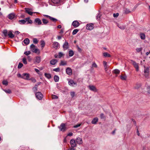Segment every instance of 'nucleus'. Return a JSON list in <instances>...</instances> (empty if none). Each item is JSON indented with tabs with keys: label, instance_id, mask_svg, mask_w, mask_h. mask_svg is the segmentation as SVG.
Returning <instances> with one entry per match:
<instances>
[{
	"label": "nucleus",
	"instance_id": "1",
	"mask_svg": "<svg viewBox=\"0 0 150 150\" xmlns=\"http://www.w3.org/2000/svg\"><path fill=\"white\" fill-rule=\"evenodd\" d=\"M26 22H27V24H32L33 23L32 21L29 18H27L24 20H21L19 21L20 24H25Z\"/></svg>",
	"mask_w": 150,
	"mask_h": 150
},
{
	"label": "nucleus",
	"instance_id": "2",
	"mask_svg": "<svg viewBox=\"0 0 150 150\" xmlns=\"http://www.w3.org/2000/svg\"><path fill=\"white\" fill-rule=\"evenodd\" d=\"M30 49L31 51L33 52L38 53H40V51L39 50L36 48L35 46L33 44H32L30 46Z\"/></svg>",
	"mask_w": 150,
	"mask_h": 150
},
{
	"label": "nucleus",
	"instance_id": "3",
	"mask_svg": "<svg viewBox=\"0 0 150 150\" xmlns=\"http://www.w3.org/2000/svg\"><path fill=\"white\" fill-rule=\"evenodd\" d=\"M58 128L61 131H64L66 130L65 125L64 123H62L60 126L58 127Z\"/></svg>",
	"mask_w": 150,
	"mask_h": 150
},
{
	"label": "nucleus",
	"instance_id": "4",
	"mask_svg": "<svg viewBox=\"0 0 150 150\" xmlns=\"http://www.w3.org/2000/svg\"><path fill=\"white\" fill-rule=\"evenodd\" d=\"M35 95L36 98L39 100H41L42 98L43 95L40 92L36 93Z\"/></svg>",
	"mask_w": 150,
	"mask_h": 150
},
{
	"label": "nucleus",
	"instance_id": "5",
	"mask_svg": "<svg viewBox=\"0 0 150 150\" xmlns=\"http://www.w3.org/2000/svg\"><path fill=\"white\" fill-rule=\"evenodd\" d=\"M94 28L93 25L92 23L87 24L86 25V29L89 30H92Z\"/></svg>",
	"mask_w": 150,
	"mask_h": 150
},
{
	"label": "nucleus",
	"instance_id": "6",
	"mask_svg": "<svg viewBox=\"0 0 150 150\" xmlns=\"http://www.w3.org/2000/svg\"><path fill=\"white\" fill-rule=\"evenodd\" d=\"M70 144L72 148H74L76 146V144L75 140L72 139L70 141Z\"/></svg>",
	"mask_w": 150,
	"mask_h": 150
},
{
	"label": "nucleus",
	"instance_id": "7",
	"mask_svg": "<svg viewBox=\"0 0 150 150\" xmlns=\"http://www.w3.org/2000/svg\"><path fill=\"white\" fill-rule=\"evenodd\" d=\"M69 47L68 43L65 40L64 43L63 45V47L64 50H67Z\"/></svg>",
	"mask_w": 150,
	"mask_h": 150
},
{
	"label": "nucleus",
	"instance_id": "8",
	"mask_svg": "<svg viewBox=\"0 0 150 150\" xmlns=\"http://www.w3.org/2000/svg\"><path fill=\"white\" fill-rule=\"evenodd\" d=\"M144 73H145V77H147L148 76L149 73V68L147 67L146 68L145 67L144 69Z\"/></svg>",
	"mask_w": 150,
	"mask_h": 150
},
{
	"label": "nucleus",
	"instance_id": "9",
	"mask_svg": "<svg viewBox=\"0 0 150 150\" xmlns=\"http://www.w3.org/2000/svg\"><path fill=\"white\" fill-rule=\"evenodd\" d=\"M72 24L74 27L76 28L79 25V23L77 21H75L72 22Z\"/></svg>",
	"mask_w": 150,
	"mask_h": 150
},
{
	"label": "nucleus",
	"instance_id": "10",
	"mask_svg": "<svg viewBox=\"0 0 150 150\" xmlns=\"http://www.w3.org/2000/svg\"><path fill=\"white\" fill-rule=\"evenodd\" d=\"M132 64L134 67L136 68V71H138L139 70L138 64L136 62L134 61H132Z\"/></svg>",
	"mask_w": 150,
	"mask_h": 150
},
{
	"label": "nucleus",
	"instance_id": "11",
	"mask_svg": "<svg viewBox=\"0 0 150 150\" xmlns=\"http://www.w3.org/2000/svg\"><path fill=\"white\" fill-rule=\"evenodd\" d=\"M23 79L26 80H29V74L28 73L23 74Z\"/></svg>",
	"mask_w": 150,
	"mask_h": 150
},
{
	"label": "nucleus",
	"instance_id": "12",
	"mask_svg": "<svg viewBox=\"0 0 150 150\" xmlns=\"http://www.w3.org/2000/svg\"><path fill=\"white\" fill-rule=\"evenodd\" d=\"M66 72L69 75H70L72 74V70L70 67H68L66 69Z\"/></svg>",
	"mask_w": 150,
	"mask_h": 150
},
{
	"label": "nucleus",
	"instance_id": "13",
	"mask_svg": "<svg viewBox=\"0 0 150 150\" xmlns=\"http://www.w3.org/2000/svg\"><path fill=\"white\" fill-rule=\"evenodd\" d=\"M53 47L55 49H57L59 46V43L56 42H54L52 44Z\"/></svg>",
	"mask_w": 150,
	"mask_h": 150
},
{
	"label": "nucleus",
	"instance_id": "14",
	"mask_svg": "<svg viewBox=\"0 0 150 150\" xmlns=\"http://www.w3.org/2000/svg\"><path fill=\"white\" fill-rule=\"evenodd\" d=\"M89 89L91 91L94 92L97 91V89L95 86H93L89 85L88 86Z\"/></svg>",
	"mask_w": 150,
	"mask_h": 150
},
{
	"label": "nucleus",
	"instance_id": "15",
	"mask_svg": "<svg viewBox=\"0 0 150 150\" xmlns=\"http://www.w3.org/2000/svg\"><path fill=\"white\" fill-rule=\"evenodd\" d=\"M76 141L77 143L79 144H81L82 143V139L80 137L77 138L76 139Z\"/></svg>",
	"mask_w": 150,
	"mask_h": 150
},
{
	"label": "nucleus",
	"instance_id": "16",
	"mask_svg": "<svg viewBox=\"0 0 150 150\" xmlns=\"http://www.w3.org/2000/svg\"><path fill=\"white\" fill-rule=\"evenodd\" d=\"M54 5H58L59 3L60 0H51Z\"/></svg>",
	"mask_w": 150,
	"mask_h": 150
},
{
	"label": "nucleus",
	"instance_id": "17",
	"mask_svg": "<svg viewBox=\"0 0 150 150\" xmlns=\"http://www.w3.org/2000/svg\"><path fill=\"white\" fill-rule=\"evenodd\" d=\"M41 61V58L40 57H36L35 58V61L34 63H39Z\"/></svg>",
	"mask_w": 150,
	"mask_h": 150
},
{
	"label": "nucleus",
	"instance_id": "18",
	"mask_svg": "<svg viewBox=\"0 0 150 150\" xmlns=\"http://www.w3.org/2000/svg\"><path fill=\"white\" fill-rule=\"evenodd\" d=\"M25 9L26 13H28L29 15H32L33 12L30 11L31 10V9L25 8Z\"/></svg>",
	"mask_w": 150,
	"mask_h": 150
},
{
	"label": "nucleus",
	"instance_id": "19",
	"mask_svg": "<svg viewBox=\"0 0 150 150\" xmlns=\"http://www.w3.org/2000/svg\"><path fill=\"white\" fill-rule=\"evenodd\" d=\"M35 22L38 25H40L42 24L41 20L39 18H36L35 20Z\"/></svg>",
	"mask_w": 150,
	"mask_h": 150
},
{
	"label": "nucleus",
	"instance_id": "20",
	"mask_svg": "<svg viewBox=\"0 0 150 150\" xmlns=\"http://www.w3.org/2000/svg\"><path fill=\"white\" fill-rule=\"evenodd\" d=\"M15 14L13 13H11L9 14L8 16V17L10 19H12L15 16Z\"/></svg>",
	"mask_w": 150,
	"mask_h": 150
},
{
	"label": "nucleus",
	"instance_id": "21",
	"mask_svg": "<svg viewBox=\"0 0 150 150\" xmlns=\"http://www.w3.org/2000/svg\"><path fill=\"white\" fill-rule=\"evenodd\" d=\"M69 84L71 86H73V84L76 85V83L74 82V81L72 80H70L69 81Z\"/></svg>",
	"mask_w": 150,
	"mask_h": 150
},
{
	"label": "nucleus",
	"instance_id": "22",
	"mask_svg": "<svg viewBox=\"0 0 150 150\" xmlns=\"http://www.w3.org/2000/svg\"><path fill=\"white\" fill-rule=\"evenodd\" d=\"M8 35L9 36V38H14V35L13 34L12 32L11 31H10L8 32Z\"/></svg>",
	"mask_w": 150,
	"mask_h": 150
},
{
	"label": "nucleus",
	"instance_id": "23",
	"mask_svg": "<svg viewBox=\"0 0 150 150\" xmlns=\"http://www.w3.org/2000/svg\"><path fill=\"white\" fill-rule=\"evenodd\" d=\"M98 121V119L97 118H95L93 119L91 122V123L93 124H96L97 122Z\"/></svg>",
	"mask_w": 150,
	"mask_h": 150
},
{
	"label": "nucleus",
	"instance_id": "24",
	"mask_svg": "<svg viewBox=\"0 0 150 150\" xmlns=\"http://www.w3.org/2000/svg\"><path fill=\"white\" fill-rule=\"evenodd\" d=\"M57 62V61L56 59H53L51 60L50 62V64L52 65H54Z\"/></svg>",
	"mask_w": 150,
	"mask_h": 150
},
{
	"label": "nucleus",
	"instance_id": "25",
	"mask_svg": "<svg viewBox=\"0 0 150 150\" xmlns=\"http://www.w3.org/2000/svg\"><path fill=\"white\" fill-rule=\"evenodd\" d=\"M140 36L142 40H144L145 38V35L143 33H141L140 34Z\"/></svg>",
	"mask_w": 150,
	"mask_h": 150
},
{
	"label": "nucleus",
	"instance_id": "26",
	"mask_svg": "<svg viewBox=\"0 0 150 150\" xmlns=\"http://www.w3.org/2000/svg\"><path fill=\"white\" fill-rule=\"evenodd\" d=\"M24 43L26 45H28L29 43L30 40L29 39L26 38L23 41Z\"/></svg>",
	"mask_w": 150,
	"mask_h": 150
},
{
	"label": "nucleus",
	"instance_id": "27",
	"mask_svg": "<svg viewBox=\"0 0 150 150\" xmlns=\"http://www.w3.org/2000/svg\"><path fill=\"white\" fill-rule=\"evenodd\" d=\"M103 56L105 57H110L111 55L107 52H105L103 54Z\"/></svg>",
	"mask_w": 150,
	"mask_h": 150
},
{
	"label": "nucleus",
	"instance_id": "28",
	"mask_svg": "<svg viewBox=\"0 0 150 150\" xmlns=\"http://www.w3.org/2000/svg\"><path fill=\"white\" fill-rule=\"evenodd\" d=\"M43 23L45 25H46L48 23V21L45 19L43 18L42 19Z\"/></svg>",
	"mask_w": 150,
	"mask_h": 150
},
{
	"label": "nucleus",
	"instance_id": "29",
	"mask_svg": "<svg viewBox=\"0 0 150 150\" xmlns=\"http://www.w3.org/2000/svg\"><path fill=\"white\" fill-rule=\"evenodd\" d=\"M54 79L56 82H57L59 81V78L58 76L57 75H55L54 76Z\"/></svg>",
	"mask_w": 150,
	"mask_h": 150
},
{
	"label": "nucleus",
	"instance_id": "30",
	"mask_svg": "<svg viewBox=\"0 0 150 150\" xmlns=\"http://www.w3.org/2000/svg\"><path fill=\"white\" fill-rule=\"evenodd\" d=\"M45 76L48 79H50L51 77V74H49L45 73Z\"/></svg>",
	"mask_w": 150,
	"mask_h": 150
},
{
	"label": "nucleus",
	"instance_id": "31",
	"mask_svg": "<svg viewBox=\"0 0 150 150\" xmlns=\"http://www.w3.org/2000/svg\"><path fill=\"white\" fill-rule=\"evenodd\" d=\"M69 57H72L74 54V52L73 50H70L69 52Z\"/></svg>",
	"mask_w": 150,
	"mask_h": 150
},
{
	"label": "nucleus",
	"instance_id": "32",
	"mask_svg": "<svg viewBox=\"0 0 150 150\" xmlns=\"http://www.w3.org/2000/svg\"><path fill=\"white\" fill-rule=\"evenodd\" d=\"M67 64V62L66 61H61L60 62V65L62 66L66 65Z\"/></svg>",
	"mask_w": 150,
	"mask_h": 150
},
{
	"label": "nucleus",
	"instance_id": "33",
	"mask_svg": "<svg viewBox=\"0 0 150 150\" xmlns=\"http://www.w3.org/2000/svg\"><path fill=\"white\" fill-rule=\"evenodd\" d=\"M124 13L126 14H128L130 13V11L129 9L125 8L124 9Z\"/></svg>",
	"mask_w": 150,
	"mask_h": 150
},
{
	"label": "nucleus",
	"instance_id": "34",
	"mask_svg": "<svg viewBox=\"0 0 150 150\" xmlns=\"http://www.w3.org/2000/svg\"><path fill=\"white\" fill-rule=\"evenodd\" d=\"M113 72L115 74H118L120 72V71L117 69H115L114 70Z\"/></svg>",
	"mask_w": 150,
	"mask_h": 150
},
{
	"label": "nucleus",
	"instance_id": "35",
	"mask_svg": "<svg viewBox=\"0 0 150 150\" xmlns=\"http://www.w3.org/2000/svg\"><path fill=\"white\" fill-rule=\"evenodd\" d=\"M79 31V30L77 29H74L72 33V34L73 35H74L76 34Z\"/></svg>",
	"mask_w": 150,
	"mask_h": 150
},
{
	"label": "nucleus",
	"instance_id": "36",
	"mask_svg": "<svg viewBox=\"0 0 150 150\" xmlns=\"http://www.w3.org/2000/svg\"><path fill=\"white\" fill-rule=\"evenodd\" d=\"M50 19L52 21L54 22H56L57 21V19L52 17H51Z\"/></svg>",
	"mask_w": 150,
	"mask_h": 150
},
{
	"label": "nucleus",
	"instance_id": "37",
	"mask_svg": "<svg viewBox=\"0 0 150 150\" xmlns=\"http://www.w3.org/2000/svg\"><path fill=\"white\" fill-rule=\"evenodd\" d=\"M41 45L42 48L44 47L45 45V43L44 41L42 40L41 41Z\"/></svg>",
	"mask_w": 150,
	"mask_h": 150
},
{
	"label": "nucleus",
	"instance_id": "38",
	"mask_svg": "<svg viewBox=\"0 0 150 150\" xmlns=\"http://www.w3.org/2000/svg\"><path fill=\"white\" fill-rule=\"evenodd\" d=\"M4 91L6 93H11V90L9 89L7 90H4Z\"/></svg>",
	"mask_w": 150,
	"mask_h": 150
},
{
	"label": "nucleus",
	"instance_id": "39",
	"mask_svg": "<svg viewBox=\"0 0 150 150\" xmlns=\"http://www.w3.org/2000/svg\"><path fill=\"white\" fill-rule=\"evenodd\" d=\"M2 83L4 85L7 86L8 84V82L6 80H4L2 82Z\"/></svg>",
	"mask_w": 150,
	"mask_h": 150
},
{
	"label": "nucleus",
	"instance_id": "40",
	"mask_svg": "<svg viewBox=\"0 0 150 150\" xmlns=\"http://www.w3.org/2000/svg\"><path fill=\"white\" fill-rule=\"evenodd\" d=\"M101 16V15L100 14L98 13L96 16V19L98 20H100Z\"/></svg>",
	"mask_w": 150,
	"mask_h": 150
},
{
	"label": "nucleus",
	"instance_id": "41",
	"mask_svg": "<svg viewBox=\"0 0 150 150\" xmlns=\"http://www.w3.org/2000/svg\"><path fill=\"white\" fill-rule=\"evenodd\" d=\"M38 87V85L36 84L34 87L33 88V89L34 91H37V88Z\"/></svg>",
	"mask_w": 150,
	"mask_h": 150
},
{
	"label": "nucleus",
	"instance_id": "42",
	"mask_svg": "<svg viewBox=\"0 0 150 150\" xmlns=\"http://www.w3.org/2000/svg\"><path fill=\"white\" fill-rule=\"evenodd\" d=\"M23 62L25 64H27V63L26 60L25 58H23L22 59Z\"/></svg>",
	"mask_w": 150,
	"mask_h": 150
},
{
	"label": "nucleus",
	"instance_id": "43",
	"mask_svg": "<svg viewBox=\"0 0 150 150\" xmlns=\"http://www.w3.org/2000/svg\"><path fill=\"white\" fill-rule=\"evenodd\" d=\"M141 85L140 84H137L136 85V86L134 87V88L135 89H138L139 88L140 86Z\"/></svg>",
	"mask_w": 150,
	"mask_h": 150
},
{
	"label": "nucleus",
	"instance_id": "44",
	"mask_svg": "<svg viewBox=\"0 0 150 150\" xmlns=\"http://www.w3.org/2000/svg\"><path fill=\"white\" fill-rule=\"evenodd\" d=\"M30 51H27L24 52V54L26 55H28L30 54Z\"/></svg>",
	"mask_w": 150,
	"mask_h": 150
},
{
	"label": "nucleus",
	"instance_id": "45",
	"mask_svg": "<svg viewBox=\"0 0 150 150\" xmlns=\"http://www.w3.org/2000/svg\"><path fill=\"white\" fill-rule=\"evenodd\" d=\"M120 78L122 80H125L126 79V76H125L121 75Z\"/></svg>",
	"mask_w": 150,
	"mask_h": 150
},
{
	"label": "nucleus",
	"instance_id": "46",
	"mask_svg": "<svg viewBox=\"0 0 150 150\" xmlns=\"http://www.w3.org/2000/svg\"><path fill=\"white\" fill-rule=\"evenodd\" d=\"M23 65L22 63H19L18 65V69H20L23 67Z\"/></svg>",
	"mask_w": 150,
	"mask_h": 150
},
{
	"label": "nucleus",
	"instance_id": "47",
	"mask_svg": "<svg viewBox=\"0 0 150 150\" xmlns=\"http://www.w3.org/2000/svg\"><path fill=\"white\" fill-rule=\"evenodd\" d=\"M3 33L4 34L5 36H6L7 35L8 32L6 30H3Z\"/></svg>",
	"mask_w": 150,
	"mask_h": 150
},
{
	"label": "nucleus",
	"instance_id": "48",
	"mask_svg": "<svg viewBox=\"0 0 150 150\" xmlns=\"http://www.w3.org/2000/svg\"><path fill=\"white\" fill-rule=\"evenodd\" d=\"M33 40V43L35 44H37L38 42V41L36 38H34Z\"/></svg>",
	"mask_w": 150,
	"mask_h": 150
},
{
	"label": "nucleus",
	"instance_id": "49",
	"mask_svg": "<svg viewBox=\"0 0 150 150\" xmlns=\"http://www.w3.org/2000/svg\"><path fill=\"white\" fill-rule=\"evenodd\" d=\"M136 50L137 52H139L142 50V48H136Z\"/></svg>",
	"mask_w": 150,
	"mask_h": 150
},
{
	"label": "nucleus",
	"instance_id": "50",
	"mask_svg": "<svg viewBox=\"0 0 150 150\" xmlns=\"http://www.w3.org/2000/svg\"><path fill=\"white\" fill-rule=\"evenodd\" d=\"M92 67L94 68H97V65L95 62H93L92 64Z\"/></svg>",
	"mask_w": 150,
	"mask_h": 150
},
{
	"label": "nucleus",
	"instance_id": "51",
	"mask_svg": "<svg viewBox=\"0 0 150 150\" xmlns=\"http://www.w3.org/2000/svg\"><path fill=\"white\" fill-rule=\"evenodd\" d=\"M100 118L101 119H105V116L103 114V113H101L100 115Z\"/></svg>",
	"mask_w": 150,
	"mask_h": 150
},
{
	"label": "nucleus",
	"instance_id": "52",
	"mask_svg": "<svg viewBox=\"0 0 150 150\" xmlns=\"http://www.w3.org/2000/svg\"><path fill=\"white\" fill-rule=\"evenodd\" d=\"M53 71L56 72H59L60 71V69L59 68H57L54 69H53Z\"/></svg>",
	"mask_w": 150,
	"mask_h": 150
},
{
	"label": "nucleus",
	"instance_id": "53",
	"mask_svg": "<svg viewBox=\"0 0 150 150\" xmlns=\"http://www.w3.org/2000/svg\"><path fill=\"white\" fill-rule=\"evenodd\" d=\"M119 15V13H114L113 14V16L114 17L117 18L118 16Z\"/></svg>",
	"mask_w": 150,
	"mask_h": 150
},
{
	"label": "nucleus",
	"instance_id": "54",
	"mask_svg": "<svg viewBox=\"0 0 150 150\" xmlns=\"http://www.w3.org/2000/svg\"><path fill=\"white\" fill-rule=\"evenodd\" d=\"M63 54L61 52H59L58 55V57L59 58H61Z\"/></svg>",
	"mask_w": 150,
	"mask_h": 150
},
{
	"label": "nucleus",
	"instance_id": "55",
	"mask_svg": "<svg viewBox=\"0 0 150 150\" xmlns=\"http://www.w3.org/2000/svg\"><path fill=\"white\" fill-rule=\"evenodd\" d=\"M147 92L149 93L150 94V87L149 86H148L147 87Z\"/></svg>",
	"mask_w": 150,
	"mask_h": 150
},
{
	"label": "nucleus",
	"instance_id": "56",
	"mask_svg": "<svg viewBox=\"0 0 150 150\" xmlns=\"http://www.w3.org/2000/svg\"><path fill=\"white\" fill-rule=\"evenodd\" d=\"M118 27L119 28H120V29L122 30H124L125 29V27L124 26H118Z\"/></svg>",
	"mask_w": 150,
	"mask_h": 150
},
{
	"label": "nucleus",
	"instance_id": "57",
	"mask_svg": "<svg viewBox=\"0 0 150 150\" xmlns=\"http://www.w3.org/2000/svg\"><path fill=\"white\" fill-rule=\"evenodd\" d=\"M17 76L18 77L23 78V74L22 75H21L20 74H17Z\"/></svg>",
	"mask_w": 150,
	"mask_h": 150
},
{
	"label": "nucleus",
	"instance_id": "58",
	"mask_svg": "<svg viewBox=\"0 0 150 150\" xmlns=\"http://www.w3.org/2000/svg\"><path fill=\"white\" fill-rule=\"evenodd\" d=\"M77 47V50H78V51L81 52V50H82L81 49V48H80L79 47V46L77 45L76 46Z\"/></svg>",
	"mask_w": 150,
	"mask_h": 150
},
{
	"label": "nucleus",
	"instance_id": "59",
	"mask_svg": "<svg viewBox=\"0 0 150 150\" xmlns=\"http://www.w3.org/2000/svg\"><path fill=\"white\" fill-rule=\"evenodd\" d=\"M52 98L53 99H57L58 98V97L55 95H52Z\"/></svg>",
	"mask_w": 150,
	"mask_h": 150
},
{
	"label": "nucleus",
	"instance_id": "60",
	"mask_svg": "<svg viewBox=\"0 0 150 150\" xmlns=\"http://www.w3.org/2000/svg\"><path fill=\"white\" fill-rule=\"evenodd\" d=\"M71 95L72 97H73L75 95V93L74 92H71Z\"/></svg>",
	"mask_w": 150,
	"mask_h": 150
},
{
	"label": "nucleus",
	"instance_id": "61",
	"mask_svg": "<svg viewBox=\"0 0 150 150\" xmlns=\"http://www.w3.org/2000/svg\"><path fill=\"white\" fill-rule=\"evenodd\" d=\"M80 125H81L80 124H77V125H75L74 126V128H77V127H79V126H80Z\"/></svg>",
	"mask_w": 150,
	"mask_h": 150
},
{
	"label": "nucleus",
	"instance_id": "62",
	"mask_svg": "<svg viewBox=\"0 0 150 150\" xmlns=\"http://www.w3.org/2000/svg\"><path fill=\"white\" fill-rule=\"evenodd\" d=\"M103 64L104 66L107 65V62L105 61H103Z\"/></svg>",
	"mask_w": 150,
	"mask_h": 150
},
{
	"label": "nucleus",
	"instance_id": "63",
	"mask_svg": "<svg viewBox=\"0 0 150 150\" xmlns=\"http://www.w3.org/2000/svg\"><path fill=\"white\" fill-rule=\"evenodd\" d=\"M104 67L105 68V71H107L108 70V68L107 65L104 66Z\"/></svg>",
	"mask_w": 150,
	"mask_h": 150
},
{
	"label": "nucleus",
	"instance_id": "64",
	"mask_svg": "<svg viewBox=\"0 0 150 150\" xmlns=\"http://www.w3.org/2000/svg\"><path fill=\"white\" fill-rule=\"evenodd\" d=\"M33 83H35L36 82V80L34 79H31Z\"/></svg>",
	"mask_w": 150,
	"mask_h": 150
}]
</instances>
